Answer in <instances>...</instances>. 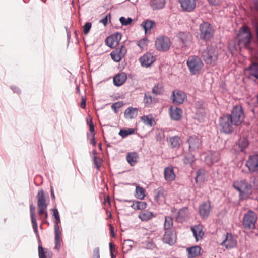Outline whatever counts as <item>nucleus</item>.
Instances as JSON below:
<instances>
[{
	"instance_id": "1",
	"label": "nucleus",
	"mask_w": 258,
	"mask_h": 258,
	"mask_svg": "<svg viewBox=\"0 0 258 258\" xmlns=\"http://www.w3.org/2000/svg\"><path fill=\"white\" fill-rule=\"evenodd\" d=\"M176 39L177 48L181 50H186L192 42V36L187 31L179 32L176 34Z\"/></svg>"
},
{
	"instance_id": "2",
	"label": "nucleus",
	"mask_w": 258,
	"mask_h": 258,
	"mask_svg": "<svg viewBox=\"0 0 258 258\" xmlns=\"http://www.w3.org/2000/svg\"><path fill=\"white\" fill-rule=\"evenodd\" d=\"M233 186L239 192L240 199H245L252 194V186L245 179L234 182Z\"/></svg>"
},
{
	"instance_id": "3",
	"label": "nucleus",
	"mask_w": 258,
	"mask_h": 258,
	"mask_svg": "<svg viewBox=\"0 0 258 258\" xmlns=\"http://www.w3.org/2000/svg\"><path fill=\"white\" fill-rule=\"evenodd\" d=\"M201 56L206 64L214 66L218 60L219 52L216 47L208 46L202 51Z\"/></svg>"
},
{
	"instance_id": "4",
	"label": "nucleus",
	"mask_w": 258,
	"mask_h": 258,
	"mask_svg": "<svg viewBox=\"0 0 258 258\" xmlns=\"http://www.w3.org/2000/svg\"><path fill=\"white\" fill-rule=\"evenodd\" d=\"M257 220L256 213L252 210H248L244 213L242 219V225L246 230H253L256 228L255 224Z\"/></svg>"
},
{
	"instance_id": "5",
	"label": "nucleus",
	"mask_w": 258,
	"mask_h": 258,
	"mask_svg": "<svg viewBox=\"0 0 258 258\" xmlns=\"http://www.w3.org/2000/svg\"><path fill=\"white\" fill-rule=\"evenodd\" d=\"M252 36L247 27H243L239 32L238 45L247 49H250Z\"/></svg>"
},
{
	"instance_id": "6",
	"label": "nucleus",
	"mask_w": 258,
	"mask_h": 258,
	"mask_svg": "<svg viewBox=\"0 0 258 258\" xmlns=\"http://www.w3.org/2000/svg\"><path fill=\"white\" fill-rule=\"evenodd\" d=\"M187 65L192 75L199 74L203 66L201 58L196 56H190L187 60Z\"/></svg>"
},
{
	"instance_id": "7",
	"label": "nucleus",
	"mask_w": 258,
	"mask_h": 258,
	"mask_svg": "<svg viewBox=\"0 0 258 258\" xmlns=\"http://www.w3.org/2000/svg\"><path fill=\"white\" fill-rule=\"evenodd\" d=\"M219 125L221 132L225 134H230L233 130V121L229 114L222 115L219 118Z\"/></svg>"
},
{
	"instance_id": "8",
	"label": "nucleus",
	"mask_w": 258,
	"mask_h": 258,
	"mask_svg": "<svg viewBox=\"0 0 258 258\" xmlns=\"http://www.w3.org/2000/svg\"><path fill=\"white\" fill-rule=\"evenodd\" d=\"M200 37L204 40H210L213 36L214 30L212 26L207 22H204L200 25Z\"/></svg>"
},
{
	"instance_id": "9",
	"label": "nucleus",
	"mask_w": 258,
	"mask_h": 258,
	"mask_svg": "<svg viewBox=\"0 0 258 258\" xmlns=\"http://www.w3.org/2000/svg\"><path fill=\"white\" fill-rule=\"evenodd\" d=\"M229 116L231 117L233 123H234L235 126L240 125L245 117L242 107L238 105L234 106L231 111V114H229Z\"/></svg>"
},
{
	"instance_id": "10",
	"label": "nucleus",
	"mask_w": 258,
	"mask_h": 258,
	"mask_svg": "<svg viewBox=\"0 0 258 258\" xmlns=\"http://www.w3.org/2000/svg\"><path fill=\"white\" fill-rule=\"evenodd\" d=\"M171 44V41L168 37L162 36L156 38L155 46L157 50L165 52L170 49Z\"/></svg>"
},
{
	"instance_id": "11",
	"label": "nucleus",
	"mask_w": 258,
	"mask_h": 258,
	"mask_svg": "<svg viewBox=\"0 0 258 258\" xmlns=\"http://www.w3.org/2000/svg\"><path fill=\"white\" fill-rule=\"evenodd\" d=\"M250 172L258 171V154L250 155L245 164Z\"/></svg>"
},
{
	"instance_id": "12",
	"label": "nucleus",
	"mask_w": 258,
	"mask_h": 258,
	"mask_svg": "<svg viewBox=\"0 0 258 258\" xmlns=\"http://www.w3.org/2000/svg\"><path fill=\"white\" fill-rule=\"evenodd\" d=\"M127 52V50L124 45L116 48L110 53L111 58L115 62H119L121 59L125 56Z\"/></svg>"
},
{
	"instance_id": "13",
	"label": "nucleus",
	"mask_w": 258,
	"mask_h": 258,
	"mask_svg": "<svg viewBox=\"0 0 258 258\" xmlns=\"http://www.w3.org/2000/svg\"><path fill=\"white\" fill-rule=\"evenodd\" d=\"M177 239V236L174 231L172 230H166L162 238V241L164 243L170 245H173Z\"/></svg>"
},
{
	"instance_id": "14",
	"label": "nucleus",
	"mask_w": 258,
	"mask_h": 258,
	"mask_svg": "<svg viewBox=\"0 0 258 258\" xmlns=\"http://www.w3.org/2000/svg\"><path fill=\"white\" fill-rule=\"evenodd\" d=\"M179 2L183 11L191 12L196 8V0H179Z\"/></svg>"
},
{
	"instance_id": "15",
	"label": "nucleus",
	"mask_w": 258,
	"mask_h": 258,
	"mask_svg": "<svg viewBox=\"0 0 258 258\" xmlns=\"http://www.w3.org/2000/svg\"><path fill=\"white\" fill-rule=\"evenodd\" d=\"M236 240L231 233H227L225 239L221 243L227 249H231L236 245Z\"/></svg>"
},
{
	"instance_id": "16",
	"label": "nucleus",
	"mask_w": 258,
	"mask_h": 258,
	"mask_svg": "<svg viewBox=\"0 0 258 258\" xmlns=\"http://www.w3.org/2000/svg\"><path fill=\"white\" fill-rule=\"evenodd\" d=\"M211 210V205L209 202H203L199 206V212L203 218H206L209 215Z\"/></svg>"
},
{
	"instance_id": "17",
	"label": "nucleus",
	"mask_w": 258,
	"mask_h": 258,
	"mask_svg": "<svg viewBox=\"0 0 258 258\" xmlns=\"http://www.w3.org/2000/svg\"><path fill=\"white\" fill-rule=\"evenodd\" d=\"M155 61V58L150 53H147L144 54L140 58V62L142 67H148L151 66Z\"/></svg>"
},
{
	"instance_id": "18",
	"label": "nucleus",
	"mask_w": 258,
	"mask_h": 258,
	"mask_svg": "<svg viewBox=\"0 0 258 258\" xmlns=\"http://www.w3.org/2000/svg\"><path fill=\"white\" fill-rule=\"evenodd\" d=\"M61 234V232L59 225L54 224L55 249L57 250H59L61 248L62 241Z\"/></svg>"
},
{
	"instance_id": "19",
	"label": "nucleus",
	"mask_w": 258,
	"mask_h": 258,
	"mask_svg": "<svg viewBox=\"0 0 258 258\" xmlns=\"http://www.w3.org/2000/svg\"><path fill=\"white\" fill-rule=\"evenodd\" d=\"M169 112L170 117L172 120L178 121L182 117V110L178 107L171 106L169 108Z\"/></svg>"
},
{
	"instance_id": "20",
	"label": "nucleus",
	"mask_w": 258,
	"mask_h": 258,
	"mask_svg": "<svg viewBox=\"0 0 258 258\" xmlns=\"http://www.w3.org/2000/svg\"><path fill=\"white\" fill-rule=\"evenodd\" d=\"M121 38V34L119 33H117L115 35H112L108 37L106 39V43L108 46L112 47L118 44Z\"/></svg>"
},
{
	"instance_id": "21",
	"label": "nucleus",
	"mask_w": 258,
	"mask_h": 258,
	"mask_svg": "<svg viewBox=\"0 0 258 258\" xmlns=\"http://www.w3.org/2000/svg\"><path fill=\"white\" fill-rule=\"evenodd\" d=\"M154 199L159 204L163 202L165 200L166 192L162 187H160L154 191Z\"/></svg>"
},
{
	"instance_id": "22",
	"label": "nucleus",
	"mask_w": 258,
	"mask_h": 258,
	"mask_svg": "<svg viewBox=\"0 0 258 258\" xmlns=\"http://www.w3.org/2000/svg\"><path fill=\"white\" fill-rule=\"evenodd\" d=\"M164 178L167 182H171L174 180L176 177L174 171V168L172 166L166 167L164 170Z\"/></svg>"
},
{
	"instance_id": "23",
	"label": "nucleus",
	"mask_w": 258,
	"mask_h": 258,
	"mask_svg": "<svg viewBox=\"0 0 258 258\" xmlns=\"http://www.w3.org/2000/svg\"><path fill=\"white\" fill-rule=\"evenodd\" d=\"M185 93L180 91H173L172 93V101L174 103L182 104L185 98Z\"/></svg>"
},
{
	"instance_id": "24",
	"label": "nucleus",
	"mask_w": 258,
	"mask_h": 258,
	"mask_svg": "<svg viewBox=\"0 0 258 258\" xmlns=\"http://www.w3.org/2000/svg\"><path fill=\"white\" fill-rule=\"evenodd\" d=\"M127 79V76L125 73L121 72L116 75L113 78L114 85L120 86L123 85Z\"/></svg>"
},
{
	"instance_id": "25",
	"label": "nucleus",
	"mask_w": 258,
	"mask_h": 258,
	"mask_svg": "<svg viewBox=\"0 0 258 258\" xmlns=\"http://www.w3.org/2000/svg\"><path fill=\"white\" fill-rule=\"evenodd\" d=\"M191 230L194 234V236L196 241L202 239L204 232L202 231V226L200 225L192 226Z\"/></svg>"
},
{
	"instance_id": "26",
	"label": "nucleus",
	"mask_w": 258,
	"mask_h": 258,
	"mask_svg": "<svg viewBox=\"0 0 258 258\" xmlns=\"http://www.w3.org/2000/svg\"><path fill=\"white\" fill-rule=\"evenodd\" d=\"M201 141L196 136H191L188 139L189 149L195 150L198 148L201 145Z\"/></svg>"
},
{
	"instance_id": "27",
	"label": "nucleus",
	"mask_w": 258,
	"mask_h": 258,
	"mask_svg": "<svg viewBox=\"0 0 258 258\" xmlns=\"http://www.w3.org/2000/svg\"><path fill=\"white\" fill-rule=\"evenodd\" d=\"M220 159V155L217 152L211 153L205 157V162L207 164L211 165L217 162Z\"/></svg>"
},
{
	"instance_id": "28",
	"label": "nucleus",
	"mask_w": 258,
	"mask_h": 258,
	"mask_svg": "<svg viewBox=\"0 0 258 258\" xmlns=\"http://www.w3.org/2000/svg\"><path fill=\"white\" fill-rule=\"evenodd\" d=\"M138 115V109L130 107L124 111V117L126 119H132Z\"/></svg>"
},
{
	"instance_id": "29",
	"label": "nucleus",
	"mask_w": 258,
	"mask_h": 258,
	"mask_svg": "<svg viewBox=\"0 0 258 258\" xmlns=\"http://www.w3.org/2000/svg\"><path fill=\"white\" fill-rule=\"evenodd\" d=\"M38 207L47 206L45 197L44 191L42 189L39 190L37 195Z\"/></svg>"
},
{
	"instance_id": "30",
	"label": "nucleus",
	"mask_w": 258,
	"mask_h": 258,
	"mask_svg": "<svg viewBox=\"0 0 258 258\" xmlns=\"http://www.w3.org/2000/svg\"><path fill=\"white\" fill-rule=\"evenodd\" d=\"M188 257L192 258L197 256L200 253L201 247L199 246H194L187 249Z\"/></svg>"
},
{
	"instance_id": "31",
	"label": "nucleus",
	"mask_w": 258,
	"mask_h": 258,
	"mask_svg": "<svg viewBox=\"0 0 258 258\" xmlns=\"http://www.w3.org/2000/svg\"><path fill=\"white\" fill-rule=\"evenodd\" d=\"M165 0H151L150 6L153 10H158L164 8Z\"/></svg>"
},
{
	"instance_id": "32",
	"label": "nucleus",
	"mask_w": 258,
	"mask_h": 258,
	"mask_svg": "<svg viewBox=\"0 0 258 258\" xmlns=\"http://www.w3.org/2000/svg\"><path fill=\"white\" fill-rule=\"evenodd\" d=\"M236 145L238 146L240 151L243 152L248 147L249 142L246 138H241L236 142Z\"/></svg>"
},
{
	"instance_id": "33",
	"label": "nucleus",
	"mask_w": 258,
	"mask_h": 258,
	"mask_svg": "<svg viewBox=\"0 0 258 258\" xmlns=\"http://www.w3.org/2000/svg\"><path fill=\"white\" fill-rule=\"evenodd\" d=\"M143 123L148 126L152 127L155 124V120L152 115H144L141 117Z\"/></svg>"
},
{
	"instance_id": "34",
	"label": "nucleus",
	"mask_w": 258,
	"mask_h": 258,
	"mask_svg": "<svg viewBox=\"0 0 258 258\" xmlns=\"http://www.w3.org/2000/svg\"><path fill=\"white\" fill-rule=\"evenodd\" d=\"M248 70L249 71V75L258 79V63L254 62L251 63Z\"/></svg>"
},
{
	"instance_id": "35",
	"label": "nucleus",
	"mask_w": 258,
	"mask_h": 258,
	"mask_svg": "<svg viewBox=\"0 0 258 258\" xmlns=\"http://www.w3.org/2000/svg\"><path fill=\"white\" fill-rule=\"evenodd\" d=\"M138 155L135 152L128 153L126 156V160L131 166H134L137 162Z\"/></svg>"
},
{
	"instance_id": "36",
	"label": "nucleus",
	"mask_w": 258,
	"mask_h": 258,
	"mask_svg": "<svg viewBox=\"0 0 258 258\" xmlns=\"http://www.w3.org/2000/svg\"><path fill=\"white\" fill-rule=\"evenodd\" d=\"M155 22L150 20H147L142 22L141 26L143 27L146 33L150 31L154 26Z\"/></svg>"
},
{
	"instance_id": "37",
	"label": "nucleus",
	"mask_w": 258,
	"mask_h": 258,
	"mask_svg": "<svg viewBox=\"0 0 258 258\" xmlns=\"http://www.w3.org/2000/svg\"><path fill=\"white\" fill-rule=\"evenodd\" d=\"M147 203L144 201H135L131 205V207L135 210H143L145 209L147 207Z\"/></svg>"
},
{
	"instance_id": "38",
	"label": "nucleus",
	"mask_w": 258,
	"mask_h": 258,
	"mask_svg": "<svg viewBox=\"0 0 258 258\" xmlns=\"http://www.w3.org/2000/svg\"><path fill=\"white\" fill-rule=\"evenodd\" d=\"M153 216V213L147 211L141 212L139 215V218L142 221H148L151 219Z\"/></svg>"
},
{
	"instance_id": "39",
	"label": "nucleus",
	"mask_w": 258,
	"mask_h": 258,
	"mask_svg": "<svg viewBox=\"0 0 258 258\" xmlns=\"http://www.w3.org/2000/svg\"><path fill=\"white\" fill-rule=\"evenodd\" d=\"M180 138L178 136L172 137L169 139V142L172 148H178L180 146Z\"/></svg>"
},
{
	"instance_id": "40",
	"label": "nucleus",
	"mask_w": 258,
	"mask_h": 258,
	"mask_svg": "<svg viewBox=\"0 0 258 258\" xmlns=\"http://www.w3.org/2000/svg\"><path fill=\"white\" fill-rule=\"evenodd\" d=\"M38 254L39 258H51V254L50 252L45 251L42 246H38Z\"/></svg>"
},
{
	"instance_id": "41",
	"label": "nucleus",
	"mask_w": 258,
	"mask_h": 258,
	"mask_svg": "<svg viewBox=\"0 0 258 258\" xmlns=\"http://www.w3.org/2000/svg\"><path fill=\"white\" fill-rule=\"evenodd\" d=\"M173 226V220L170 216H165L164 228L165 230H171Z\"/></svg>"
},
{
	"instance_id": "42",
	"label": "nucleus",
	"mask_w": 258,
	"mask_h": 258,
	"mask_svg": "<svg viewBox=\"0 0 258 258\" xmlns=\"http://www.w3.org/2000/svg\"><path fill=\"white\" fill-rule=\"evenodd\" d=\"M145 190L143 187L140 186H136L135 194V196L136 198L139 199H143L145 197Z\"/></svg>"
},
{
	"instance_id": "43",
	"label": "nucleus",
	"mask_w": 258,
	"mask_h": 258,
	"mask_svg": "<svg viewBox=\"0 0 258 258\" xmlns=\"http://www.w3.org/2000/svg\"><path fill=\"white\" fill-rule=\"evenodd\" d=\"M152 92L155 95H161L164 92L163 85L161 84H157L152 88Z\"/></svg>"
},
{
	"instance_id": "44",
	"label": "nucleus",
	"mask_w": 258,
	"mask_h": 258,
	"mask_svg": "<svg viewBox=\"0 0 258 258\" xmlns=\"http://www.w3.org/2000/svg\"><path fill=\"white\" fill-rule=\"evenodd\" d=\"M135 130L133 128L121 129L119 132V135L122 138H125L130 135H132L134 133Z\"/></svg>"
},
{
	"instance_id": "45",
	"label": "nucleus",
	"mask_w": 258,
	"mask_h": 258,
	"mask_svg": "<svg viewBox=\"0 0 258 258\" xmlns=\"http://www.w3.org/2000/svg\"><path fill=\"white\" fill-rule=\"evenodd\" d=\"M186 217V209H180L178 212V215L176 217L177 220L179 222H182L185 220Z\"/></svg>"
},
{
	"instance_id": "46",
	"label": "nucleus",
	"mask_w": 258,
	"mask_h": 258,
	"mask_svg": "<svg viewBox=\"0 0 258 258\" xmlns=\"http://www.w3.org/2000/svg\"><path fill=\"white\" fill-rule=\"evenodd\" d=\"M153 98L149 93L145 94L144 98V102L147 106H151L153 104Z\"/></svg>"
},
{
	"instance_id": "47",
	"label": "nucleus",
	"mask_w": 258,
	"mask_h": 258,
	"mask_svg": "<svg viewBox=\"0 0 258 258\" xmlns=\"http://www.w3.org/2000/svg\"><path fill=\"white\" fill-rule=\"evenodd\" d=\"M182 161L185 164L191 165L194 161V157L191 154L187 155L183 158Z\"/></svg>"
},
{
	"instance_id": "48",
	"label": "nucleus",
	"mask_w": 258,
	"mask_h": 258,
	"mask_svg": "<svg viewBox=\"0 0 258 258\" xmlns=\"http://www.w3.org/2000/svg\"><path fill=\"white\" fill-rule=\"evenodd\" d=\"M119 21L122 25L127 26L132 22L133 19L130 17L126 18L124 17H121L119 18Z\"/></svg>"
},
{
	"instance_id": "49",
	"label": "nucleus",
	"mask_w": 258,
	"mask_h": 258,
	"mask_svg": "<svg viewBox=\"0 0 258 258\" xmlns=\"http://www.w3.org/2000/svg\"><path fill=\"white\" fill-rule=\"evenodd\" d=\"M204 170L203 169H199L196 171V177L195 180L198 182V180H202L204 178Z\"/></svg>"
},
{
	"instance_id": "50",
	"label": "nucleus",
	"mask_w": 258,
	"mask_h": 258,
	"mask_svg": "<svg viewBox=\"0 0 258 258\" xmlns=\"http://www.w3.org/2000/svg\"><path fill=\"white\" fill-rule=\"evenodd\" d=\"M39 208L38 214L39 215H45V218L46 219L48 217V213L46 211L47 206L44 207H38Z\"/></svg>"
},
{
	"instance_id": "51",
	"label": "nucleus",
	"mask_w": 258,
	"mask_h": 258,
	"mask_svg": "<svg viewBox=\"0 0 258 258\" xmlns=\"http://www.w3.org/2000/svg\"><path fill=\"white\" fill-rule=\"evenodd\" d=\"M31 221H32V223L33 228L34 231L35 233L36 234V237H37L38 240H40V237H39V235L38 234V226H37L36 219L32 220Z\"/></svg>"
},
{
	"instance_id": "52",
	"label": "nucleus",
	"mask_w": 258,
	"mask_h": 258,
	"mask_svg": "<svg viewBox=\"0 0 258 258\" xmlns=\"http://www.w3.org/2000/svg\"><path fill=\"white\" fill-rule=\"evenodd\" d=\"M148 42V41L147 39L144 38L143 39L139 40L137 43V45L140 48H144L145 46L147 45Z\"/></svg>"
},
{
	"instance_id": "53",
	"label": "nucleus",
	"mask_w": 258,
	"mask_h": 258,
	"mask_svg": "<svg viewBox=\"0 0 258 258\" xmlns=\"http://www.w3.org/2000/svg\"><path fill=\"white\" fill-rule=\"evenodd\" d=\"M92 26L91 22H87L83 26V32L85 34H87L89 32Z\"/></svg>"
},
{
	"instance_id": "54",
	"label": "nucleus",
	"mask_w": 258,
	"mask_h": 258,
	"mask_svg": "<svg viewBox=\"0 0 258 258\" xmlns=\"http://www.w3.org/2000/svg\"><path fill=\"white\" fill-rule=\"evenodd\" d=\"M30 210L31 220H36V218L35 216V207L33 206L32 204H31L30 206Z\"/></svg>"
},
{
	"instance_id": "55",
	"label": "nucleus",
	"mask_w": 258,
	"mask_h": 258,
	"mask_svg": "<svg viewBox=\"0 0 258 258\" xmlns=\"http://www.w3.org/2000/svg\"><path fill=\"white\" fill-rule=\"evenodd\" d=\"M209 4L212 6H219L222 3V0H207Z\"/></svg>"
},
{
	"instance_id": "56",
	"label": "nucleus",
	"mask_w": 258,
	"mask_h": 258,
	"mask_svg": "<svg viewBox=\"0 0 258 258\" xmlns=\"http://www.w3.org/2000/svg\"><path fill=\"white\" fill-rule=\"evenodd\" d=\"M122 104L120 102H117L113 103L111 106V108L114 110L115 112H117V109L121 107Z\"/></svg>"
},
{
	"instance_id": "57",
	"label": "nucleus",
	"mask_w": 258,
	"mask_h": 258,
	"mask_svg": "<svg viewBox=\"0 0 258 258\" xmlns=\"http://www.w3.org/2000/svg\"><path fill=\"white\" fill-rule=\"evenodd\" d=\"M251 182L256 189H258V177H253L251 178Z\"/></svg>"
},
{
	"instance_id": "58",
	"label": "nucleus",
	"mask_w": 258,
	"mask_h": 258,
	"mask_svg": "<svg viewBox=\"0 0 258 258\" xmlns=\"http://www.w3.org/2000/svg\"><path fill=\"white\" fill-rule=\"evenodd\" d=\"M93 258H100L99 248L96 247L93 249Z\"/></svg>"
},
{
	"instance_id": "59",
	"label": "nucleus",
	"mask_w": 258,
	"mask_h": 258,
	"mask_svg": "<svg viewBox=\"0 0 258 258\" xmlns=\"http://www.w3.org/2000/svg\"><path fill=\"white\" fill-rule=\"evenodd\" d=\"M89 130L91 133V135L93 134H94V124L92 122V121L91 120L89 123Z\"/></svg>"
},
{
	"instance_id": "60",
	"label": "nucleus",
	"mask_w": 258,
	"mask_h": 258,
	"mask_svg": "<svg viewBox=\"0 0 258 258\" xmlns=\"http://www.w3.org/2000/svg\"><path fill=\"white\" fill-rule=\"evenodd\" d=\"M94 164L96 167V168L99 169L100 166V164L99 162V161L97 159V158L96 156L94 157Z\"/></svg>"
},
{
	"instance_id": "61",
	"label": "nucleus",
	"mask_w": 258,
	"mask_h": 258,
	"mask_svg": "<svg viewBox=\"0 0 258 258\" xmlns=\"http://www.w3.org/2000/svg\"><path fill=\"white\" fill-rule=\"evenodd\" d=\"M108 22V16L106 15L105 17H104L103 19H101L99 21V22L101 23H102L104 25V26H106Z\"/></svg>"
},
{
	"instance_id": "62",
	"label": "nucleus",
	"mask_w": 258,
	"mask_h": 258,
	"mask_svg": "<svg viewBox=\"0 0 258 258\" xmlns=\"http://www.w3.org/2000/svg\"><path fill=\"white\" fill-rule=\"evenodd\" d=\"M132 243H133V241L131 240L128 239V240H124L123 244V248H124V246L125 245H128L130 246V247H131Z\"/></svg>"
},
{
	"instance_id": "63",
	"label": "nucleus",
	"mask_w": 258,
	"mask_h": 258,
	"mask_svg": "<svg viewBox=\"0 0 258 258\" xmlns=\"http://www.w3.org/2000/svg\"><path fill=\"white\" fill-rule=\"evenodd\" d=\"M91 139L90 144H92L93 146H96V141L95 139V134H93L91 135Z\"/></svg>"
},
{
	"instance_id": "64",
	"label": "nucleus",
	"mask_w": 258,
	"mask_h": 258,
	"mask_svg": "<svg viewBox=\"0 0 258 258\" xmlns=\"http://www.w3.org/2000/svg\"><path fill=\"white\" fill-rule=\"evenodd\" d=\"M52 210H53V215L54 216L55 218L60 217L58 211L57 209H52Z\"/></svg>"
}]
</instances>
